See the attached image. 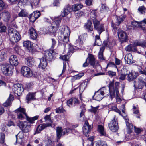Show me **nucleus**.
Returning a JSON list of instances; mask_svg holds the SVG:
<instances>
[{"mask_svg":"<svg viewBox=\"0 0 146 146\" xmlns=\"http://www.w3.org/2000/svg\"><path fill=\"white\" fill-rule=\"evenodd\" d=\"M70 30L67 26H62L59 29L58 31V38L59 39L65 43H67L69 40V37L70 34Z\"/></svg>","mask_w":146,"mask_h":146,"instance_id":"nucleus-1","label":"nucleus"},{"mask_svg":"<svg viewBox=\"0 0 146 146\" xmlns=\"http://www.w3.org/2000/svg\"><path fill=\"white\" fill-rule=\"evenodd\" d=\"M119 83L115 82V84L113 82H110L109 84V92L108 94H110V98L112 100L113 98L115 97V91L116 92V99L117 101H120L121 99L119 97V94L118 89L119 88Z\"/></svg>","mask_w":146,"mask_h":146,"instance_id":"nucleus-2","label":"nucleus"},{"mask_svg":"<svg viewBox=\"0 0 146 146\" xmlns=\"http://www.w3.org/2000/svg\"><path fill=\"white\" fill-rule=\"evenodd\" d=\"M15 111L17 114V117L18 119L23 120L24 119L25 117V116L27 120L31 123H33L34 121L37 119L38 117V116H36L32 117H29L27 116L25 113V109L21 107L15 110Z\"/></svg>","mask_w":146,"mask_h":146,"instance_id":"nucleus-3","label":"nucleus"},{"mask_svg":"<svg viewBox=\"0 0 146 146\" xmlns=\"http://www.w3.org/2000/svg\"><path fill=\"white\" fill-rule=\"evenodd\" d=\"M61 19L62 18L60 17L55 18L51 26L46 29L47 33L55 36L56 32L60 25Z\"/></svg>","mask_w":146,"mask_h":146,"instance_id":"nucleus-4","label":"nucleus"},{"mask_svg":"<svg viewBox=\"0 0 146 146\" xmlns=\"http://www.w3.org/2000/svg\"><path fill=\"white\" fill-rule=\"evenodd\" d=\"M8 31L10 40L11 42H17L20 40L21 36L16 29L11 28L8 29Z\"/></svg>","mask_w":146,"mask_h":146,"instance_id":"nucleus-5","label":"nucleus"},{"mask_svg":"<svg viewBox=\"0 0 146 146\" xmlns=\"http://www.w3.org/2000/svg\"><path fill=\"white\" fill-rule=\"evenodd\" d=\"M104 94H106L107 95H108V94L106 92L105 88L103 87L96 92L93 96L92 98L93 99L97 101H100L103 98V96Z\"/></svg>","mask_w":146,"mask_h":146,"instance_id":"nucleus-6","label":"nucleus"},{"mask_svg":"<svg viewBox=\"0 0 146 146\" xmlns=\"http://www.w3.org/2000/svg\"><path fill=\"white\" fill-rule=\"evenodd\" d=\"M13 68V66L9 64H4L1 66V70L3 73L8 76H10L12 74Z\"/></svg>","mask_w":146,"mask_h":146,"instance_id":"nucleus-7","label":"nucleus"},{"mask_svg":"<svg viewBox=\"0 0 146 146\" xmlns=\"http://www.w3.org/2000/svg\"><path fill=\"white\" fill-rule=\"evenodd\" d=\"M17 124L20 129L24 133H27L30 131L31 126L28 125L27 122L19 120L17 121Z\"/></svg>","mask_w":146,"mask_h":146,"instance_id":"nucleus-8","label":"nucleus"},{"mask_svg":"<svg viewBox=\"0 0 146 146\" xmlns=\"http://www.w3.org/2000/svg\"><path fill=\"white\" fill-rule=\"evenodd\" d=\"M74 131H75V130L70 128L64 129H62L61 127H57L56 129L57 137L59 139L62 135L65 134L66 133H73Z\"/></svg>","mask_w":146,"mask_h":146,"instance_id":"nucleus-9","label":"nucleus"},{"mask_svg":"<svg viewBox=\"0 0 146 146\" xmlns=\"http://www.w3.org/2000/svg\"><path fill=\"white\" fill-rule=\"evenodd\" d=\"M24 90L23 85L19 84H15L12 88L13 92L15 94L19 96L21 95Z\"/></svg>","mask_w":146,"mask_h":146,"instance_id":"nucleus-10","label":"nucleus"},{"mask_svg":"<svg viewBox=\"0 0 146 146\" xmlns=\"http://www.w3.org/2000/svg\"><path fill=\"white\" fill-rule=\"evenodd\" d=\"M146 86V79L139 77L135 81L134 86L135 88L138 89H142L144 86Z\"/></svg>","mask_w":146,"mask_h":146,"instance_id":"nucleus-11","label":"nucleus"},{"mask_svg":"<svg viewBox=\"0 0 146 146\" xmlns=\"http://www.w3.org/2000/svg\"><path fill=\"white\" fill-rule=\"evenodd\" d=\"M92 21L94 29L97 31L100 35L101 33L104 31V25L103 24H100V21L97 19H94Z\"/></svg>","mask_w":146,"mask_h":146,"instance_id":"nucleus-12","label":"nucleus"},{"mask_svg":"<svg viewBox=\"0 0 146 146\" xmlns=\"http://www.w3.org/2000/svg\"><path fill=\"white\" fill-rule=\"evenodd\" d=\"M21 72L24 76L27 77H31L33 75L32 72L30 69L26 66L21 68Z\"/></svg>","mask_w":146,"mask_h":146,"instance_id":"nucleus-13","label":"nucleus"},{"mask_svg":"<svg viewBox=\"0 0 146 146\" xmlns=\"http://www.w3.org/2000/svg\"><path fill=\"white\" fill-rule=\"evenodd\" d=\"M92 127L89 125L88 122L86 121L83 127V131L84 134L86 137H88L90 133L91 129Z\"/></svg>","mask_w":146,"mask_h":146,"instance_id":"nucleus-14","label":"nucleus"},{"mask_svg":"<svg viewBox=\"0 0 146 146\" xmlns=\"http://www.w3.org/2000/svg\"><path fill=\"white\" fill-rule=\"evenodd\" d=\"M110 129L112 131L115 132L118 129V126L117 121L115 118L109 124Z\"/></svg>","mask_w":146,"mask_h":146,"instance_id":"nucleus-15","label":"nucleus"},{"mask_svg":"<svg viewBox=\"0 0 146 146\" xmlns=\"http://www.w3.org/2000/svg\"><path fill=\"white\" fill-rule=\"evenodd\" d=\"M40 12L38 11H36L30 14L28 17L31 22H34L40 16Z\"/></svg>","mask_w":146,"mask_h":146,"instance_id":"nucleus-16","label":"nucleus"},{"mask_svg":"<svg viewBox=\"0 0 146 146\" xmlns=\"http://www.w3.org/2000/svg\"><path fill=\"white\" fill-rule=\"evenodd\" d=\"M125 17L126 16L124 14H122L120 16L117 17L116 24L112 23L111 26L115 30L117 28V26L124 21Z\"/></svg>","mask_w":146,"mask_h":146,"instance_id":"nucleus-17","label":"nucleus"},{"mask_svg":"<svg viewBox=\"0 0 146 146\" xmlns=\"http://www.w3.org/2000/svg\"><path fill=\"white\" fill-rule=\"evenodd\" d=\"M119 38L121 42H125L127 39V37L126 33L122 30L119 31L117 32Z\"/></svg>","mask_w":146,"mask_h":146,"instance_id":"nucleus-18","label":"nucleus"},{"mask_svg":"<svg viewBox=\"0 0 146 146\" xmlns=\"http://www.w3.org/2000/svg\"><path fill=\"white\" fill-rule=\"evenodd\" d=\"M24 3L26 5H31L32 8L36 7L39 3V0H23Z\"/></svg>","mask_w":146,"mask_h":146,"instance_id":"nucleus-19","label":"nucleus"},{"mask_svg":"<svg viewBox=\"0 0 146 146\" xmlns=\"http://www.w3.org/2000/svg\"><path fill=\"white\" fill-rule=\"evenodd\" d=\"M9 61L11 64L10 65L12 66H16L18 65L19 63L17 57L15 55L11 56L9 58Z\"/></svg>","mask_w":146,"mask_h":146,"instance_id":"nucleus-20","label":"nucleus"},{"mask_svg":"<svg viewBox=\"0 0 146 146\" xmlns=\"http://www.w3.org/2000/svg\"><path fill=\"white\" fill-rule=\"evenodd\" d=\"M79 102V100L78 98H72L67 101V104L69 106L71 107L73 105L75 106L78 104Z\"/></svg>","mask_w":146,"mask_h":146,"instance_id":"nucleus-21","label":"nucleus"},{"mask_svg":"<svg viewBox=\"0 0 146 146\" xmlns=\"http://www.w3.org/2000/svg\"><path fill=\"white\" fill-rule=\"evenodd\" d=\"M0 17L4 21H7L9 20L10 16V13L8 11H5L0 13Z\"/></svg>","mask_w":146,"mask_h":146,"instance_id":"nucleus-22","label":"nucleus"},{"mask_svg":"<svg viewBox=\"0 0 146 146\" xmlns=\"http://www.w3.org/2000/svg\"><path fill=\"white\" fill-rule=\"evenodd\" d=\"M51 124L50 123H44L42 125H39L37 128L34 134L40 133L42 130L44 129L45 128L51 126Z\"/></svg>","mask_w":146,"mask_h":146,"instance_id":"nucleus-23","label":"nucleus"},{"mask_svg":"<svg viewBox=\"0 0 146 146\" xmlns=\"http://www.w3.org/2000/svg\"><path fill=\"white\" fill-rule=\"evenodd\" d=\"M54 52L53 50H52L45 51L44 55L46 58L49 61L53 59Z\"/></svg>","mask_w":146,"mask_h":146,"instance_id":"nucleus-24","label":"nucleus"},{"mask_svg":"<svg viewBox=\"0 0 146 146\" xmlns=\"http://www.w3.org/2000/svg\"><path fill=\"white\" fill-rule=\"evenodd\" d=\"M29 33L31 38L33 40H36L37 37V34L35 30L32 28L29 31Z\"/></svg>","mask_w":146,"mask_h":146,"instance_id":"nucleus-25","label":"nucleus"},{"mask_svg":"<svg viewBox=\"0 0 146 146\" xmlns=\"http://www.w3.org/2000/svg\"><path fill=\"white\" fill-rule=\"evenodd\" d=\"M23 46L25 47L29 52H32L33 50V44L29 41H24L23 43Z\"/></svg>","mask_w":146,"mask_h":146,"instance_id":"nucleus-26","label":"nucleus"},{"mask_svg":"<svg viewBox=\"0 0 146 146\" xmlns=\"http://www.w3.org/2000/svg\"><path fill=\"white\" fill-rule=\"evenodd\" d=\"M138 76L139 73L138 72L135 71L131 72L128 75L127 80L128 81H130L135 79Z\"/></svg>","mask_w":146,"mask_h":146,"instance_id":"nucleus-27","label":"nucleus"},{"mask_svg":"<svg viewBox=\"0 0 146 146\" xmlns=\"http://www.w3.org/2000/svg\"><path fill=\"white\" fill-rule=\"evenodd\" d=\"M70 7L69 6H65L61 11L60 16L64 17L67 15L70 12Z\"/></svg>","mask_w":146,"mask_h":146,"instance_id":"nucleus-28","label":"nucleus"},{"mask_svg":"<svg viewBox=\"0 0 146 146\" xmlns=\"http://www.w3.org/2000/svg\"><path fill=\"white\" fill-rule=\"evenodd\" d=\"M86 60H88L89 63L93 67L96 66V61L93 55L91 54H89Z\"/></svg>","mask_w":146,"mask_h":146,"instance_id":"nucleus-29","label":"nucleus"},{"mask_svg":"<svg viewBox=\"0 0 146 146\" xmlns=\"http://www.w3.org/2000/svg\"><path fill=\"white\" fill-rule=\"evenodd\" d=\"M25 62L26 64L29 67H32L35 64V62L33 59L31 57L26 58Z\"/></svg>","mask_w":146,"mask_h":146,"instance_id":"nucleus-30","label":"nucleus"},{"mask_svg":"<svg viewBox=\"0 0 146 146\" xmlns=\"http://www.w3.org/2000/svg\"><path fill=\"white\" fill-rule=\"evenodd\" d=\"M134 45L136 46H139L143 48L146 47V40H136L134 42Z\"/></svg>","mask_w":146,"mask_h":146,"instance_id":"nucleus-31","label":"nucleus"},{"mask_svg":"<svg viewBox=\"0 0 146 146\" xmlns=\"http://www.w3.org/2000/svg\"><path fill=\"white\" fill-rule=\"evenodd\" d=\"M126 63L128 64H132L133 62V59L132 55L131 54H127L124 58Z\"/></svg>","mask_w":146,"mask_h":146,"instance_id":"nucleus-32","label":"nucleus"},{"mask_svg":"<svg viewBox=\"0 0 146 146\" xmlns=\"http://www.w3.org/2000/svg\"><path fill=\"white\" fill-rule=\"evenodd\" d=\"M23 131H20L18 134L16 135V143L17 142L21 143L22 142V139L23 138Z\"/></svg>","mask_w":146,"mask_h":146,"instance_id":"nucleus-33","label":"nucleus"},{"mask_svg":"<svg viewBox=\"0 0 146 146\" xmlns=\"http://www.w3.org/2000/svg\"><path fill=\"white\" fill-rule=\"evenodd\" d=\"M47 65V62L46 59L42 58L40 60V62L39 65V68L44 69L45 68Z\"/></svg>","mask_w":146,"mask_h":146,"instance_id":"nucleus-34","label":"nucleus"},{"mask_svg":"<svg viewBox=\"0 0 146 146\" xmlns=\"http://www.w3.org/2000/svg\"><path fill=\"white\" fill-rule=\"evenodd\" d=\"M83 7V5L81 3L76 4L72 5V9L73 11L76 12L81 9Z\"/></svg>","mask_w":146,"mask_h":146,"instance_id":"nucleus-35","label":"nucleus"},{"mask_svg":"<svg viewBox=\"0 0 146 146\" xmlns=\"http://www.w3.org/2000/svg\"><path fill=\"white\" fill-rule=\"evenodd\" d=\"M98 130L101 135L106 137L108 136V135L106 134L104 131L103 126L101 125H99L98 126Z\"/></svg>","mask_w":146,"mask_h":146,"instance_id":"nucleus-36","label":"nucleus"},{"mask_svg":"<svg viewBox=\"0 0 146 146\" xmlns=\"http://www.w3.org/2000/svg\"><path fill=\"white\" fill-rule=\"evenodd\" d=\"M105 47L103 46L101 47L100 48V50L98 53V58H99L102 60H105V58L103 56V53L104 50L105 49Z\"/></svg>","mask_w":146,"mask_h":146,"instance_id":"nucleus-37","label":"nucleus"},{"mask_svg":"<svg viewBox=\"0 0 146 146\" xmlns=\"http://www.w3.org/2000/svg\"><path fill=\"white\" fill-rule=\"evenodd\" d=\"M14 99L13 96L10 94L9 97L7 101L3 103V105L5 107H7L9 106L11 103L12 101Z\"/></svg>","mask_w":146,"mask_h":146,"instance_id":"nucleus-38","label":"nucleus"},{"mask_svg":"<svg viewBox=\"0 0 146 146\" xmlns=\"http://www.w3.org/2000/svg\"><path fill=\"white\" fill-rule=\"evenodd\" d=\"M84 27L88 31H91L93 30L92 24L90 21H88L85 24Z\"/></svg>","mask_w":146,"mask_h":146,"instance_id":"nucleus-39","label":"nucleus"},{"mask_svg":"<svg viewBox=\"0 0 146 146\" xmlns=\"http://www.w3.org/2000/svg\"><path fill=\"white\" fill-rule=\"evenodd\" d=\"M7 57L6 52L3 50L0 51V61L5 60Z\"/></svg>","mask_w":146,"mask_h":146,"instance_id":"nucleus-40","label":"nucleus"},{"mask_svg":"<svg viewBox=\"0 0 146 146\" xmlns=\"http://www.w3.org/2000/svg\"><path fill=\"white\" fill-rule=\"evenodd\" d=\"M87 85V83L86 82H83L81 83L79 87L80 93H81L83 92L85 88H86Z\"/></svg>","mask_w":146,"mask_h":146,"instance_id":"nucleus-41","label":"nucleus"},{"mask_svg":"<svg viewBox=\"0 0 146 146\" xmlns=\"http://www.w3.org/2000/svg\"><path fill=\"white\" fill-rule=\"evenodd\" d=\"M35 99V94L33 93H29L26 96V100L27 103L31 99Z\"/></svg>","mask_w":146,"mask_h":146,"instance_id":"nucleus-42","label":"nucleus"},{"mask_svg":"<svg viewBox=\"0 0 146 146\" xmlns=\"http://www.w3.org/2000/svg\"><path fill=\"white\" fill-rule=\"evenodd\" d=\"M52 142L50 139H47L43 142L42 145L39 144V146H51Z\"/></svg>","mask_w":146,"mask_h":146,"instance_id":"nucleus-43","label":"nucleus"},{"mask_svg":"<svg viewBox=\"0 0 146 146\" xmlns=\"http://www.w3.org/2000/svg\"><path fill=\"white\" fill-rule=\"evenodd\" d=\"M96 11L95 10H92L90 14V17L91 20L92 21L94 19H96Z\"/></svg>","mask_w":146,"mask_h":146,"instance_id":"nucleus-44","label":"nucleus"},{"mask_svg":"<svg viewBox=\"0 0 146 146\" xmlns=\"http://www.w3.org/2000/svg\"><path fill=\"white\" fill-rule=\"evenodd\" d=\"M82 36H78V38L76 40L75 42V44L77 46H80V45L82 44L83 43V41L82 40Z\"/></svg>","mask_w":146,"mask_h":146,"instance_id":"nucleus-45","label":"nucleus"},{"mask_svg":"<svg viewBox=\"0 0 146 146\" xmlns=\"http://www.w3.org/2000/svg\"><path fill=\"white\" fill-rule=\"evenodd\" d=\"M146 26V21L145 19L139 22V27L141 28L142 30H144L145 29Z\"/></svg>","mask_w":146,"mask_h":146,"instance_id":"nucleus-46","label":"nucleus"},{"mask_svg":"<svg viewBox=\"0 0 146 146\" xmlns=\"http://www.w3.org/2000/svg\"><path fill=\"white\" fill-rule=\"evenodd\" d=\"M95 45L100 46L101 44V41L100 37L99 36L96 35L95 36Z\"/></svg>","mask_w":146,"mask_h":146,"instance_id":"nucleus-47","label":"nucleus"},{"mask_svg":"<svg viewBox=\"0 0 146 146\" xmlns=\"http://www.w3.org/2000/svg\"><path fill=\"white\" fill-rule=\"evenodd\" d=\"M96 146H108V145L105 141H98L96 142Z\"/></svg>","mask_w":146,"mask_h":146,"instance_id":"nucleus-48","label":"nucleus"},{"mask_svg":"<svg viewBox=\"0 0 146 146\" xmlns=\"http://www.w3.org/2000/svg\"><path fill=\"white\" fill-rule=\"evenodd\" d=\"M28 14V13L25 9H22L19 12L18 15L19 17H26Z\"/></svg>","mask_w":146,"mask_h":146,"instance_id":"nucleus-49","label":"nucleus"},{"mask_svg":"<svg viewBox=\"0 0 146 146\" xmlns=\"http://www.w3.org/2000/svg\"><path fill=\"white\" fill-rule=\"evenodd\" d=\"M80 108L81 110L80 115V117H81L84 115L85 111L86 109L85 105L84 104H82L80 107Z\"/></svg>","mask_w":146,"mask_h":146,"instance_id":"nucleus-50","label":"nucleus"},{"mask_svg":"<svg viewBox=\"0 0 146 146\" xmlns=\"http://www.w3.org/2000/svg\"><path fill=\"white\" fill-rule=\"evenodd\" d=\"M91 108L89 110L90 111L94 113H96L99 106H98L96 107H93L91 106Z\"/></svg>","mask_w":146,"mask_h":146,"instance_id":"nucleus-51","label":"nucleus"},{"mask_svg":"<svg viewBox=\"0 0 146 146\" xmlns=\"http://www.w3.org/2000/svg\"><path fill=\"white\" fill-rule=\"evenodd\" d=\"M145 10V7L143 6L139 7L138 9V11L141 14L144 13Z\"/></svg>","mask_w":146,"mask_h":146,"instance_id":"nucleus-52","label":"nucleus"},{"mask_svg":"<svg viewBox=\"0 0 146 146\" xmlns=\"http://www.w3.org/2000/svg\"><path fill=\"white\" fill-rule=\"evenodd\" d=\"M109 9L108 7L106 4H102L100 8V11H106Z\"/></svg>","mask_w":146,"mask_h":146,"instance_id":"nucleus-53","label":"nucleus"},{"mask_svg":"<svg viewBox=\"0 0 146 146\" xmlns=\"http://www.w3.org/2000/svg\"><path fill=\"white\" fill-rule=\"evenodd\" d=\"M44 119L45 120V121H48L51 123H52V121L51 119V114L49 115H46L44 117Z\"/></svg>","mask_w":146,"mask_h":146,"instance_id":"nucleus-54","label":"nucleus"},{"mask_svg":"<svg viewBox=\"0 0 146 146\" xmlns=\"http://www.w3.org/2000/svg\"><path fill=\"white\" fill-rule=\"evenodd\" d=\"M6 27L5 26L3 25L2 23L1 25L0 26V32H5L6 31Z\"/></svg>","mask_w":146,"mask_h":146,"instance_id":"nucleus-55","label":"nucleus"},{"mask_svg":"<svg viewBox=\"0 0 146 146\" xmlns=\"http://www.w3.org/2000/svg\"><path fill=\"white\" fill-rule=\"evenodd\" d=\"M5 135L4 133H1L0 137V143H3L4 142Z\"/></svg>","mask_w":146,"mask_h":146,"instance_id":"nucleus-56","label":"nucleus"},{"mask_svg":"<svg viewBox=\"0 0 146 146\" xmlns=\"http://www.w3.org/2000/svg\"><path fill=\"white\" fill-rule=\"evenodd\" d=\"M5 7V3L2 0H0V11L4 9Z\"/></svg>","mask_w":146,"mask_h":146,"instance_id":"nucleus-57","label":"nucleus"},{"mask_svg":"<svg viewBox=\"0 0 146 146\" xmlns=\"http://www.w3.org/2000/svg\"><path fill=\"white\" fill-rule=\"evenodd\" d=\"M113 67L117 68V67L116 66V65L114 62H110L108 63L106 67Z\"/></svg>","mask_w":146,"mask_h":146,"instance_id":"nucleus-58","label":"nucleus"},{"mask_svg":"<svg viewBox=\"0 0 146 146\" xmlns=\"http://www.w3.org/2000/svg\"><path fill=\"white\" fill-rule=\"evenodd\" d=\"M127 119H126V126L129 129L131 130L133 128V125L132 124L128 122Z\"/></svg>","mask_w":146,"mask_h":146,"instance_id":"nucleus-59","label":"nucleus"},{"mask_svg":"<svg viewBox=\"0 0 146 146\" xmlns=\"http://www.w3.org/2000/svg\"><path fill=\"white\" fill-rule=\"evenodd\" d=\"M107 74L110 77H113L115 75L116 73L112 71H109L107 72Z\"/></svg>","mask_w":146,"mask_h":146,"instance_id":"nucleus-60","label":"nucleus"},{"mask_svg":"<svg viewBox=\"0 0 146 146\" xmlns=\"http://www.w3.org/2000/svg\"><path fill=\"white\" fill-rule=\"evenodd\" d=\"M93 137H90L88 139V141H89V144L87 146H93V143L92 141L93 140Z\"/></svg>","mask_w":146,"mask_h":146,"instance_id":"nucleus-61","label":"nucleus"},{"mask_svg":"<svg viewBox=\"0 0 146 146\" xmlns=\"http://www.w3.org/2000/svg\"><path fill=\"white\" fill-rule=\"evenodd\" d=\"M133 113L138 115L139 113V111L138 108L136 106H133Z\"/></svg>","mask_w":146,"mask_h":146,"instance_id":"nucleus-62","label":"nucleus"},{"mask_svg":"<svg viewBox=\"0 0 146 146\" xmlns=\"http://www.w3.org/2000/svg\"><path fill=\"white\" fill-rule=\"evenodd\" d=\"M132 25L134 26L139 27V22H137L135 21H133L131 23Z\"/></svg>","mask_w":146,"mask_h":146,"instance_id":"nucleus-63","label":"nucleus"},{"mask_svg":"<svg viewBox=\"0 0 146 146\" xmlns=\"http://www.w3.org/2000/svg\"><path fill=\"white\" fill-rule=\"evenodd\" d=\"M126 75L125 74H120L119 75V78L121 80H124L125 78Z\"/></svg>","mask_w":146,"mask_h":146,"instance_id":"nucleus-64","label":"nucleus"}]
</instances>
